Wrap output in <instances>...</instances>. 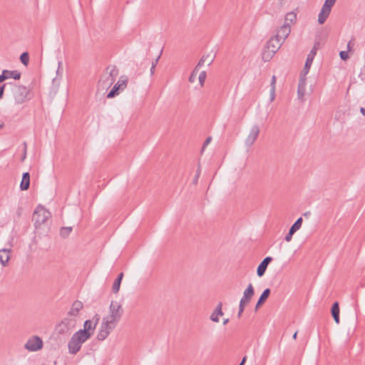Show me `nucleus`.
<instances>
[{
	"label": "nucleus",
	"instance_id": "obj_6",
	"mask_svg": "<svg viewBox=\"0 0 365 365\" xmlns=\"http://www.w3.org/2000/svg\"><path fill=\"white\" fill-rule=\"evenodd\" d=\"M50 212L42 207H38L35 210L33 220L35 221L36 226L44 224L50 217Z\"/></svg>",
	"mask_w": 365,
	"mask_h": 365
},
{
	"label": "nucleus",
	"instance_id": "obj_11",
	"mask_svg": "<svg viewBox=\"0 0 365 365\" xmlns=\"http://www.w3.org/2000/svg\"><path fill=\"white\" fill-rule=\"evenodd\" d=\"M21 78V73L16 70L9 71V70H3L1 74H0V84L4 81L14 78L15 80H19Z\"/></svg>",
	"mask_w": 365,
	"mask_h": 365
},
{
	"label": "nucleus",
	"instance_id": "obj_51",
	"mask_svg": "<svg viewBox=\"0 0 365 365\" xmlns=\"http://www.w3.org/2000/svg\"><path fill=\"white\" fill-rule=\"evenodd\" d=\"M360 112H361V114L365 117V108H363V107H361V108H360Z\"/></svg>",
	"mask_w": 365,
	"mask_h": 365
},
{
	"label": "nucleus",
	"instance_id": "obj_27",
	"mask_svg": "<svg viewBox=\"0 0 365 365\" xmlns=\"http://www.w3.org/2000/svg\"><path fill=\"white\" fill-rule=\"evenodd\" d=\"M214 58H210L209 54L203 55L200 59L198 63V66H202L205 63H207V65L210 66L213 62Z\"/></svg>",
	"mask_w": 365,
	"mask_h": 365
},
{
	"label": "nucleus",
	"instance_id": "obj_22",
	"mask_svg": "<svg viewBox=\"0 0 365 365\" xmlns=\"http://www.w3.org/2000/svg\"><path fill=\"white\" fill-rule=\"evenodd\" d=\"M108 327H105L104 324H101L100 330L98 331V333L97 334V339L99 341H103L106 339L109 334L111 332L113 329H108Z\"/></svg>",
	"mask_w": 365,
	"mask_h": 365
},
{
	"label": "nucleus",
	"instance_id": "obj_50",
	"mask_svg": "<svg viewBox=\"0 0 365 365\" xmlns=\"http://www.w3.org/2000/svg\"><path fill=\"white\" fill-rule=\"evenodd\" d=\"M247 357L244 356L239 365H244L246 361Z\"/></svg>",
	"mask_w": 365,
	"mask_h": 365
},
{
	"label": "nucleus",
	"instance_id": "obj_56",
	"mask_svg": "<svg viewBox=\"0 0 365 365\" xmlns=\"http://www.w3.org/2000/svg\"><path fill=\"white\" fill-rule=\"evenodd\" d=\"M309 215H310L309 212H307L304 213V216H305V217H308Z\"/></svg>",
	"mask_w": 365,
	"mask_h": 365
},
{
	"label": "nucleus",
	"instance_id": "obj_2",
	"mask_svg": "<svg viewBox=\"0 0 365 365\" xmlns=\"http://www.w3.org/2000/svg\"><path fill=\"white\" fill-rule=\"evenodd\" d=\"M88 339V338L82 334L81 332L76 331L68 341V352L71 354H76L80 351L82 344Z\"/></svg>",
	"mask_w": 365,
	"mask_h": 365
},
{
	"label": "nucleus",
	"instance_id": "obj_30",
	"mask_svg": "<svg viewBox=\"0 0 365 365\" xmlns=\"http://www.w3.org/2000/svg\"><path fill=\"white\" fill-rule=\"evenodd\" d=\"M72 231V227H63L60 230V235L62 237H67Z\"/></svg>",
	"mask_w": 365,
	"mask_h": 365
},
{
	"label": "nucleus",
	"instance_id": "obj_32",
	"mask_svg": "<svg viewBox=\"0 0 365 365\" xmlns=\"http://www.w3.org/2000/svg\"><path fill=\"white\" fill-rule=\"evenodd\" d=\"M21 62L24 65L27 66L29 61V56L27 52H24L20 56Z\"/></svg>",
	"mask_w": 365,
	"mask_h": 365
},
{
	"label": "nucleus",
	"instance_id": "obj_28",
	"mask_svg": "<svg viewBox=\"0 0 365 365\" xmlns=\"http://www.w3.org/2000/svg\"><path fill=\"white\" fill-rule=\"evenodd\" d=\"M107 71H109V77L110 78L109 84L111 85L114 82V77L118 75V71L115 66H109L107 68Z\"/></svg>",
	"mask_w": 365,
	"mask_h": 365
},
{
	"label": "nucleus",
	"instance_id": "obj_35",
	"mask_svg": "<svg viewBox=\"0 0 365 365\" xmlns=\"http://www.w3.org/2000/svg\"><path fill=\"white\" fill-rule=\"evenodd\" d=\"M200 173H201V168H200V165H198V168L196 170V174H195V176L193 179V184L196 185L197 183V181H198V179L200 178Z\"/></svg>",
	"mask_w": 365,
	"mask_h": 365
},
{
	"label": "nucleus",
	"instance_id": "obj_54",
	"mask_svg": "<svg viewBox=\"0 0 365 365\" xmlns=\"http://www.w3.org/2000/svg\"><path fill=\"white\" fill-rule=\"evenodd\" d=\"M61 64H62L61 61H58V70H57V73H58V72H59V69H60V67H61Z\"/></svg>",
	"mask_w": 365,
	"mask_h": 365
},
{
	"label": "nucleus",
	"instance_id": "obj_4",
	"mask_svg": "<svg viewBox=\"0 0 365 365\" xmlns=\"http://www.w3.org/2000/svg\"><path fill=\"white\" fill-rule=\"evenodd\" d=\"M12 86V96L16 104H21L27 100L29 91L26 86H18L10 83Z\"/></svg>",
	"mask_w": 365,
	"mask_h": 365
},
{
	"label": "nucleus",
	"instance_id": "obj_41",
	"mask_svg": "<svg viewBox=\"0 0 365 365\" xmlns=\"http://www.w3.org/2000/svg\"><path fill=\"white\" fill-rule=\"evenodd\" d=\"M244 309H245V307L239 304V311H238V313H237V317L238 318H240L242 317V313L244 312Z\"/></svg>",
	"mask_w": 365,
	"mask_h": 365
},
{
	"label": "nucleus",
	"instance_id": "obj_39",
	"mask_svg": "<svg viewBox=\"0 0 365 365\" xmlns=\"http://www.w3.org/2000/svg\"><path fill=\"white\" fill-rule=\"evenodd\" d=\"M8 84L9 83H4L3 85L0 86V100L2 99L5 88Z\"/></svg>",
	"mask_w": 365,
	"mask_h": 365
},
{
	"label": "nucleus",
	"instance_id": "obj_45",
	"mask_svg": "<svg viewBox=\"0 0 365 365\" xmlns=\"http://www.w3.org/2000/svg\"><path fill=\"white\" fill-rule=\"evenodd\" d=\"M93 320L95 321V323L94 324H96V326L98 324L99 320H100V317L98 314H96L93 317Z\"/></svg>",
	"mask_w": 365,
	"mask_h": 365
},
{
	"label": "nucleus",
	"instance_id": "obj_34",
	"mask_svg": "<svg viewBox=\"0 0 365 365\" xmlns=\"http://www.w3.org/2000/svg\"><path fill=\"white\" fill-rule=\"evenodd\" d=\"M336 1V0H325L323 6L328 8L329 10H331V8L335 4Z\"/></svg>",
	"mask_w": 365,
	"mask_h": 365
},
{
	"label": "nucleus",
	"instance_id": "obj_24",
	"mask_svg": "<svg viewBox=\"0 0 365 365\" xmlns=\"http://www.w3.org/2000/svg\"><path fill=\"white\" fill-rule=\"evenodd\" d=\"M330 12H331V10H329L328 8L322 6L321 11L319 14V16H318L319 24H323L326 21L327 19L328 18Z\"/></svg>",
	"mask_w": 365,
	"mask_h": 365
},
{
	"label": "nucleus",
	"instance_id": "obj_46",
	"mask_svg": "<svg viewBox=\"0 0 365 365\" xmlns=\"http://www.w3.org/2000/svg\"><path fill=\"white\" fill-rule=\"evenodd\" d=\"M195 78H196V76L195 75V73H191V75H190V76L189 78V81L192 83V82L195 81Z\"/></svg>",
	"mask_w": 365,
	"mask_h": 365
},
{
	"label": "nucleus",
	"instance_id": "obj_52",
	"mask_svg": "<svg viewBox=\"0 0 365 365\" xmlns=\"http://www.w3.org/2000/svg\"><path fill=\"white\" fill-rule=\"evenodd\" d=\"M155 68V67L151 66V68H150V74L151 75L154 74Z\"/></svg>",
	"mask_w": 365,
	"mask_h": 365
},
{
	"label": "nucleus",
	"instance_id": "obj_15",
	"mask_svg": "<svg viewBox=\"0 0 365 365\" xmlns=\"http://www.w3.org/2000/svg\"><path fill=\"white\" fill-rule=\"evenodd\" d=\"M83 303L81 301L76 300L72 304V306L68 312L67 317L76 318L78 315L79 312L83 309Z\"/></svg>",
	"mask_w": 365,
	"mask_h": 365
},
{
	"label": "nucleus",
	"instance_id": "obj_55",
	"mask_svg": "<svg viewBox=\"0 0 365 365\" xmlns=\"http://www.w3.org/2000/svg\"><path fill=\"white\" fill-rule=\"evenodd\" d=\"M297 331H296V332L293 334V339H297Z\"/></svg>",
	"mask_w": 365,
	"mask_h": 365
},
{
	"label": "nucleus",
	"instance_id": "obj_14",
	"mask_svg": "<svg viewBox=\"0 0 365 365\" xmlns=\"http://www.w3.org/2000/svg\"><path fill=\"white\" fill-rule=\"evenodd\" d=\"M291 32V26L289 24H283L279 29L277 30L275 36L283 42L287 38Z\"/></svg>",
	"mask_w": 365,
	"mask_h": 365
},
{
	"label": "nucleus",
	"instance_id": "obj_44",
	"mask_svg": "<svg viewBox=\"0 0 365 365\" xmlns=\"http://www.w3.org/2000/svg\"><path fill=\"white\" fill-rule=\"evenodd\" d=\"M201 66H198V63L196 65L193 71H192V73H195V75L197 76V72Z\"/></svg>",
	"mask_w": 365,
	"mask_h": 365
},
{
	"label": "nucleus",
	"instance_id": "obj_12",
	"mask_svg": "<svg viewBox=\"0 0 365 365\" xmlns=\"http://www.w3.org/2000/svg\"><path fill=\"white\" fill-rule=\"evenodd\" d=\"M254 294L255 291L253 286L252 284H250L244 291L243 296L240 302V304L245 307L246 304L250 302Z\"/></svg>",
	"mask_w": 365,
	"mask_h": 365
},
{
	"label": "nucleus",
	"instance_id": "obj_25",
	"mask_svg": "<svg viewBox=\"0 0 365 365\" xmlns=\"http://www.w3.org/2000/svg\"><path fill=\"white\" fill-rule=\"evenodd\" d=\"M123 277V273L120 272L118 274V276L117 277V278L115 279V280L114 281V282L113 284V287H112V290L114 293L118 292Z\"/></svg>",
	"mask_w": 365,
	"mask_h": 365
},
{
	"label": "nucleus",
	"instance_id": "obj_13",
	"mask_svg": "<svg viewBox=\"0 0 365 365\" xmlns=\"http://www.w3.org/2000/svg\"><path fill=\"white\" fill-rule=\"evenodd\" d=\"M96 329V324H93V322L91 320H86L83 324V329H80L78 331L81 332L87 338L90 339L92 336L94 329Z\"/></svg>",
	"mask_w": 365,
	"mask_h": 365
},
{
	"label": "nucleus",
	"instance_id": "obj_19",
	"mask_svg": "<svg viewBox=\"0 0 365 365\" xmlns=\"http://www.w3.org/2000/svg\"><path fill=\"white\" fill-rule=\"evenodd\" d=\"M11 251V250L10 248L0 250V262L3 266H6L8 264L10 259Z\"/></svg>",
	"mask_w": 365,
	"mask_h": 365
},
{
	"label": "nucleus",
	"instance_id": "obj_40",
	"mask_svg": "<svg viewBox=\"0 0 365 365\" xmlns=\"http://www.w3.org/2000/svg\"><path fill=\"white\" fill-rule=\"evenodd\" d=\"M275 98V88L270 89L269 98L270 101L272 102Z\"/></svg>",
	"mask_w": 365,
	"mask_h": 365
},
{
	"label": "nucleus",
	"instance_id": "obj_53",
	"mask_svg": "<svg viewBox=\"0 0 365 365\" xmlns=\"http://www.w3.org/2000/svg\"><path fill=\"white\" fill-rule=\"evenodd\" d=\"M228 322H229V319H225L223 320V324H224V325L227 324L228 323Z\"/></svg>",
	"mask_w": 365,
	"mask_h": 365
},
{
	"label": "nucleus",
	"instance_id": "obj_16",
	"mask_svg": "<svg viewBox=\"0 0 365 365\" xmlns=\"http://www.w3.org/2000/svg\"><path fill=\"white\" fill-rule=\"evenodd\" d=\"M272 257H266L258 265L257 269V274L258 277H262L267 268L268 264L272 261Z\"/></svg>",
	"mask_w": 365,
	"mask_h": 365
},
{
	"label": "nucleus",
	"instance_id": "obj_23",
	"mask_svg": "<svg viewBox=\"0 0 365 365\" xmlns=\"http://www.w3.org/2000/svg\"><path fill=\"white\" fill-rule=\"evenodd\" d=\"M331 315L334 318V322L338 324H339L340 322V319H339V312H340V310H339V303L337 302H335L332 307H331Z\"/></svg>",
	"mask_w": 365,
	"mask_h": 365
},
{
	"label": "nucleus",
	"instance_id": "obj_37",
	"mask_svg": "<svg viewBox=\"0 0 365 365\" xmlns=\"http://www.w3.org/2000/svg\"><path fill=\"white\" fill-rule=\"evenodd\" d=\"M294 234V232H292V230H289V232L285 236L284 240L287 242H290L292 240V236H293Z\"/></svg>",
	"mask_w": 365,
	"mask_h": 365
},
{
	"label": "nucleus",
	"instance_id": "obj_36",
	"mask_svg": "<svg viewBox=\"0 0 365 365\" xmlns=\"http://www.w3.org/2000/svg\"><path fill=\"white\" fill-rule=\"evenodd\" d=\"M26 148H27V145H26V142L24 143V150H23V155H22V157L21 158V161H24L26 158Z\"/></svg>",
	"mask_w": 365,
	"mask_h": 365
},
{
	"label": "nucleus",
	"instance_id": "obj_7",
	"mask_svg": "<svg viewBox=\"0 0 365 365\" xmlns=\"http://www.w3.org/2000/svg\"><path fill=\"white\" fill-rule=\"evenodd\" d=\"M43 342L38 336H32L24 344V348L29 351H37L43 348Z\"/></svg>",
	"mask_w": 365,
	"mask_h": 365
},
{
	"label": "nucleus",
	"instance_id": "obj_9",
	"mask_svg": "<svg viewBox=\"0 0 365 365\" xmlns=\"http://www.w3.org/2000/svg\"><path fill=\"white\" fill-rule=\"evenodd\" d=\"M318 45H319V43H315L314 47L312 48V49L311 50L309 53L307 55L306 62L304 64V67L302 72V73H304V76H306L309 71V69H310V67L313 62L314 58V56L317 53V51L318 49Z\"/></svg>",
	"mask_w": 365,
	"mask_h": 365
},
{
	"label": "nucleus",
	"instance_id": "obj_38",
	"mask_svg": "<svg viewBox=\"0 0 365 365\" xmlns=\"http://www.w3.org/2000/svg\"><path fill=\"white\" fill-rule=\"evenodd\" d=\"M339 56H340V58L344 61L349 58L348 53H347V51H341L339 53Z\"/></svg>",
	"mask_w": 365,
	"mask_h": 365
},
{
	"label": "nucleus",
	"instance_id": "obj_10",
	"mask_svg": "<svg viewBox=\"0 0 365 365\" xmlns=\"http://www.w3.org/2000/svg\"><path fill=\"white\" fill-rule=\"evenodd\" d=\"M123 314V309L121 304L116 301H112L109 307V314L114 318L120 319Z\"/></svg>",
	"mask_w": 365,
	"mask_h": 365
},
{
	"label": "nucleus",
	"instance_id": "obj_26",
	"mask_svg": "<svg viewBox=\"0 0 365 365\" xmlns=\"http://www.w3.org/2000/svg\"><path fill=\"white\" fill-rule=\"evenodd\" d=\"M297 20V14L292 11V12H289L286 14L285 16V19H284V24H293Z\"/></svg>",
	"mask_w": 365,
	"mask_h": 365
},
{
	"label": "nucleus",
	"instance_id": "obj_8",
	"mask_svg": "<svg viewBox=\"0 0 365 365\" xmlns=\"http://www.w3.org/2000/svg\"><path fill=\"white\" fill-rule=\"evenodd\" d=\"M259 127L257 125H253L250 130V133L245 140V144L247 147H251L256 141L259 134Z\"/></svg>",
	"mask_w": 365,
	"mask_h": 365
},
{
	"label": "nucleus",
	"instance_id": "obj_29",
	"mask_svg": "<svg viewBox=\"0 0 365 365\" xmlns=\"http://www.w3.org/2000/svg\"><path fill=\"white\" fill-rule=\"evenodd\" d=\"M303 220L302 217H299L295 222L290 227V230L293 232H296L298 230L300 229L302 224Z\"/></svg>",
	"mask_w": 365,
	"mask_h": 365
},
{
	"label": "nucleus",
	"instance_id": "obj_21",
	"mask_svg": "<svg viewBox=\"0 0 365 365\" xmlns=\"http://www.w3.org/2000/svg\"><path fill=\"white\" fill-rule=\"evenodd\" d=\"M30 185V174L28 172L24 173L20 183V189L21 190H27Z\"/></svg>",
	"mask_w": 365,
	"mask_h": 365
},
{
	"label": "nucleus",
	"instance_id": "obj_17",
	"mask_svg": "<svg viewBox=\"0 0 365 365\" xmlns=\"http://www.w3.org/2000/svg\"><path fill=\"white\" fill-rule=\"evenodd\" d=\"M306 88V76L304 73H301L300 80L297 88V96L299 99H302L305 94Z\"/></svg>",
	"mask_w": 365,
	"mask_h": 365
},
{
	"label": "nucleus",
	"instance_id": "obj_49",
	"mask_svg": "<svg viewBox=\"0 0 365 365\" xmlns=\"http://www.w3.org/2000/svg\"><path fill=\"white\" fill-rule=\"evenodd\" d=\"M262 304V302L258 300L255 307V309L257 310Z\"/></svg>",
	"mask_w": 365,
	"mask_h": 365
},
{
	"label": "nucleus",
	"instance_id": "obj_57",
	"mask_svg": "<svg viewBox=\"0 0 365 365\" xmlns=\"http://www.w3.org/2000/svg\"><path fill=\"white\" fill-rule=\"evenodd\" d=\"M3 126H4V124H3V123H2V124H0V129H1V128H3Z\"/></svg>",
	"mask_w": 365,
	"mask_h": 365
},
{
	"label": "nucleus",
	"instance_id": "obj_48",
	"mask_svg": "<svg viewBox=\"0 0 365 365\" xmlns=\"http://www.w3.org/2000/svg\"><path fill=\"white\" fill-rule=\"evenodd\" d=\"M262 304V302L258 300L255 307V309L257 310Z\"/></svg>",
	"mask_w": 365,
	"mask_h": 365
},
{
	"label": "nucleus",
	"instance_id": "obj_33",
	"mask_svg": "<svg viewBox=\"0 0 365 365\" xmlns=\"http://www.w3.org/2000/svg\"><path fill=\"white\" fill-rule=\"evenodd\" d=\"M206 77H207L206 71H201L199 75V77H198L199 82H200V84L201 86H203L204 83L206 79Z\"/></svg>",
	"mask_w": 365,
	"mask_h": 365
},
{
	"label": "nucleus",
	"instance_id": "obj_3",
	"mask_svg": "<svg viewBox=\"0 0 365 365\" xmlns=\"http://www.w3.org/2000/svg\"><path fill=\"white\" fill-rule=\"evenodd\" d=\"M76 323V318L66 317L56 325V331L58 334L68 335L75 329Z\"/></svg>",
	"mask_w": 365,
	"mask_h": 365
},
{
	"label": "nucleus",
	"instance_id": "obj_47",
	"mask_svg": "<svg viewBox=\"0 0 365 365\" xmlns=\"http://www.w3.org/2000/svg\"><path fill=\"white\" fill-rule=\"evenodd\" d=\"M211 140H212L211 137H208V138L205 140V143H204L203 146L205 147V146L207 145L210 143Z\"/></svg>",
	"mask_w": 365,
	"mask_h": 365
},
{
	"label": "nucleus",
	"instance_id": "obj_43",
	"mask_svg": "<svg viewBox=\"0 0 365 365\" xmlns=\"http://www.w3.org/2000/svg\"><path fill=\"white\" fill-rule=\"evenodd\" d=\"M160 58V54L152 62V66L153 67H155L156 65L158 63L159 58Z\"/></svg>",
	"mask_w": 365,
	"mask_h": 365
},
{
	"label": "nucleus",
	"instance_id": "obj_1",
	"mask_svg": "<svg viewBox=\"0 0 365 365\" xmlns=\"http://www.w3.org/2000/svg\"><path fill=\"white\" fill-rule=\"evenodd\" d=\"M283 41L277 36H273L267 41L266 47L262 52V59L269 61L274 53L280 48Z\"/></svg>",
	"mask_w": 365,
	"mask_h": 365
},
{
	"label": "nucleus",
	"instance_id": "obj_20",
	"mask_svg": "<svg viewBox=\"0 0 365 365\" xmlns=\"http://www.w3.org/2000/svg\"><path fill=\"white\" fill-rule=\"evenodd\" d=\"M222 303L219 302L215 307V311L210 315V319L214 322H219V316H222L223 312L222 310Z\"/></svg>",
	"mask_w": 365,
	"mask_h": 365
},
{
	"label": "nucleus",
	"instance_id": "obj_42",
	"mask_svg": "<svg viewBox=\"0 0 365 365\" xmlns=\"http://www.w3.org/2000/svg\"><path fill=\"white\" fill-rule=\"evenodd\" d=\"M276 76H273L271 81V88H275Z\"/></svg>",
	"mask_w": 365,
	"mask_h": 365
},
{
	"label": "nucleus",
	"instance_id": "obj_31",
	"mask_svg": "<svg viewBox=\"0 0 365 365\" xmlns=\"http://www.w3.org/2000/svg\"><path fill=\"white\" fill-rule=\"evenodd\" d=\"M270 292H271V291L269 288L265 289L263 291V292L261 294L258 300L260 301L261 302L264 303L267 300V299L269 297Z\"/></svg>",
	"mask_w": 365,
	"mask_h": 365
},
{
	"label": "nucleus",
	"instance_id": "obj_5",
	"mask_svg": "<svg viewBox=\"0 0 365 365\" xmlns=\"http://www.w3.org/2000/svg\"><path fill=\"white\" fill-rule=\"evenodd\" d=\"M128 77L125 76H122L120 77L118 82L114 85L113 88L109 91L107 94L108 98H112L115 96H118L120 92L124 91L128 84Z\"/></svg>",
	"mask_w": 365,
	"mask_h": 365
},
{
	"label": "nucleus",
	"instance_id": "obj_18",
	"mask_svg": "<svg viewBox=\"0 0 365 365\" xmlns=\"http://www.w3.org/2000/svg\"><path fill=\"white\" fill-rule=\"evenodd\" d=\"M119 321L120 319L114 318L113 317H111V315L108 314L103 318L102 324L105 325L106 328L108 327V329H113Z\"/></svg>",
	"mask_w": 365,
	"mask_h": 365
}]
</instances>
